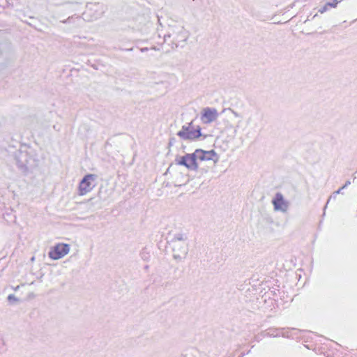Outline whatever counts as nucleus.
<instances>
[{"label": "nucleus", "instance_id": "obj_1", "mask_svg": "<svg viewBox=\"0 0 357 357\" xmlns=\"http://www.w3.org/2000/svg\"><path fill=\"white\" fill-rule=\"evenodd\" d=\"M194 156L197 158L198 169L200 168L204 172H207L208 168L215 166L219 158L213 150L206 151L197 149L194 152Z\"/></svg>", "mask_w": 357, "mask_h": 357}, {"label": "nucleus", "instance_id": "obj_2", "mask_svg": "<svg viewBox=\"0 0 357 357\" xmlns=\"http://www.w3.org/2000/svg\"><path fill=\"white\" fill-rule=\"evenodd\" d=\"M97 176L93 174H86L80 181L78 187L79 195H85L91 192L96 186Z\"/></svg>", "mask_w": 357, "mask_h": 357}, {"label": "nucleus", "instance_id": "obj_3", "mask_svg": "<svg viewBox=\"0 0 357 357\" xmlns=\"http://www.w3.org/2000/svg\"><path fill=\"white\" fill-rule=\"evenodd\" d=\"M177 135L183 139H195L201 136V132L198 126L195 128L190 123L183 126Z\"/></svg>", "mask_w": 357, "mask_h": 357}, {"label": "nucleus", "instance_id": "obj_4", "mask_svg": "<svg viewBox=\"0 0 357 357\" xmlns=\"http://www.w3.org/2000/svg\"><path fill=\"white\" fill-rule=\"evenodd\" d=\"M275 211L287 213L289 210L290 203L284 198L281 192H277L271 201Z\"/></svg>", "mask_w": 357, "mask_h": 357}, {"label": "nucleus", "instance_id": "obj_5", "mask_svg": "<svg viewBox=\"0 0 357 357\" xmlns=\"http://www.w3.org/2000/svg\"><path fill=\"white\" fill-rule=\"evenodd\" d=\"M190 33L183 26L177 25L172 28L169 36L173 38L175 43H185L189 38Z\"/></svg>", "mask_w": 357, "mask_h": 357}, {"label": "nucleus", "instance_id": "obj_6", "mask_svg": "<svg viewBox=\"0 0 357 357\" xmlns=\"http://www.w3.org/2000/svg\"><path fill=\"white\" fill-rule=\"evenodd\" d=\"M69 251L70 246L68 244L59 243L49 252V257L52 259L57 260L66 255Z\"/></svg>", "mask_w": 357, "mask_h": 357}, {"label": "nucleus", "instance_id": "obj_7", "mask_svg": "<svg viewBox=\"0 0 357 357\" xmlns=\"http://www.w3.org/2000/svg\"><path fill=\"white\" fill-rule=\"evenodd\" d=\"M218 117V112L215 108L204 107L201 112V121L204 124L215 121Z\"/></svg>", "mask_w": 357, "mask_h": 357}, {"label": "nucleus", "instance_id": "obj_8", "mask_svg": "<svg viewBox=\"0 0 357 357\" xmlns=\"http://www.w3.org/2000/svg\"><path fill=\"white\" fill-rule=\"evenodd\" d=\"M173 257L175 259H182L185 257L188 252L187 243L172 242Z\"/></svg>", "mask_w": 357, "mask_h": 357}, {"label": "nucleus", "instance_id": "obj_9", "mask_svg": "<svg viewBox=\"0 0 357 357\" xmlns=\"http://www.w3.org/2000/svg\"><path fill=\"white\" fill-rule=\"evenodd\" d=\"M17 161L20 167L26 169H28L35 165L34 159L26 151H21L17 155Z\"/></svg>", "mask_w": 357, "mask_h": 357}, {"label": "nucleus", "instance_id": "obj_10", "mask_svg": "<svg viewBox=\"0 0 357 357\" xmlns=\"http://www.w3.org/2000/svg\"><path fill=\"white\" fill-rule=\"evenodd\" d=\"M185 162H186V167L188 169H192V170H197L198 169L197 158L194 156V153L192 154H186L185 155Z\"/></svg>", "mask_w": 357, "mask_h": 357}, {"label": "nucleus", "instance_id": "obj_11", "mask_svg": "<svg viewBox=\"0 0 357 357\" xmlns=\"http://www.w3.org/2000/svg\"><path fill=\"white\" fill-rule=\"evenodd\" d=\"M187 241V236L185 234L183 233H177L174 234L173 239L172 240V242L174 243H186Z\"/></svg>", "mask_w": 357, "mask_h": 357}, {"label": "nucleus", "instance_id": "obj_12", "mask_svg": "<svg viewBox=\"0 0 357 357\" xmlns=\"http://www.w3.org/2000/svg\"><path fill=\"white\" fill-rule=\"evenodd\" d=\"M178 163L179 165H184V166L186 167L185 155L181 157L180 160L178 162Z\"/></svg>", "mask_w": 357, "mask_h": 357}, {"label": "nucleus", "instance_id": "obj_13", "mask_svg": "<svg viewBox=\"0 0 357 357\" xmlns=\"http://www.w3.org/2000/svg\"><path fill=\"white\" fill-rule=\"evenodd\" d=\"M8 300L10 301V302H13V301H17V298L15 296V295L13 294H10L8 296Z\"/></svg>", "mask_w": 357, "mask_h": 357}, {"label": "nucleus", "instance_id": "obj_14", "mask_svg": "<svg viewBox=\"0 0 357 357\" xmlns=\"http://www.w3.org/2000/svg\"><path fill=\"white\" fill-rule=\"evenodd\" d=\"M328 9V6L327 3H326L322 8H321L319 10V12L320 13H324V12H326L327 10Z\"/></svg>", "mask_w": 357, "mask_h": 357}, {"label": "nucleus", "instance_id": "obj_15", "mask_svg": "<svg viewBox=\"0 0 357 357\" xmlns=\"http://www.w3.org/2000/svg\"><path fill=\"white\" fill-rule=\"evenodd\" d=\"M333 1H334L333 3H330V2L327 3L328 7H333V8L336 7L337 3L336 0H333Z\"/></svg>", "mask_w": 357, "mask_h": 357}, {"label": "nucleus", "instance_id": "obj_16", "mask_svg": "<svg viewBox=\"0 0 357 357\" xmlns=\"http://www.w3.org/2000/svg\"><path fill=\"white\" fill-rule=\"evenodd\" d=\"M146 50H147V48L142 49V52L146 51Z\"/></svg>", "mask_w": 357, "mask_h": 357}, {"label": "nucleus", "instance_id": "obj_17", "mask_svg": "<svg viewBox=\"0 0 357 357\" xmlns=\"http://www.w3.org/2000/svg\"><path fill=\"white\" fill-rule=\"evenodd\" d=\"M340 189L339 190L337 191V193H340Z\"/></svg>", "mask_w": 357, "mask_h": 357}, {"label": "nucleus", "instance_id": "obj_18", "mask_svg": "<svg viewBox=\"0 0 357 357\" xmlns=\"http://www.w3.org/2000/svg\"><path fill=\"white\" fill-rule=\"evenodd\" d=\"M19 289V286H17L16 288H15V290H18Z\"/></svg>", "mask_w": 357, "mask_h": 357}]
</instances>
